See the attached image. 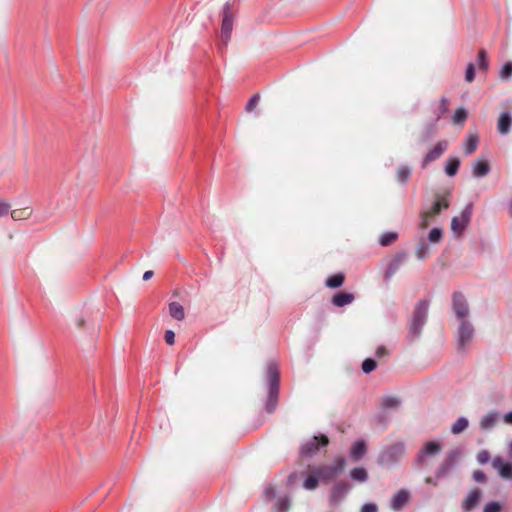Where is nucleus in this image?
<instances>
[{
	"label": "nucleus",
	"mask_w": 512,
	"mask_h": 512,
	"mask_svg": "<svg viewBox=\"0 0 512 512\" xmlns=\"http://www.w3.org/2000/svg\"><path fill=\"white\" fill-rule=\"evenodd\" d=\"M432 218H433V215L431 212H429V211L423 212L421 214L420 227L422 229H426L429 226V223Z\"/></svg>",
	"instance_id": "nucleus-42"
},
{
	"label": "nucleus",
	"mask_w": 512,
	"mask_h": 512,
	"mask_svg": "<svg viewBox=\"0 0 512 512\" xmlns=\"http://www.w3.org/2000/svg\"><path fill=\"white\" fill-rule=\"evenodd\" d=\"M260 99V96L258 94H255L247 103L246 105V111L251 112L258 104Z\"/></svg>",
	"instance_id": "nucleus-49"
},
{
	"label": "nucleus",
	"mask_w": 512,
	"mask_h": 512,
	"mask_svg": "<svg viewBox=\"0 0 512 512\" xmlns=\"http://www.w3.org/2000/svg\"><path fill=\"white\" fill-rule=\"evenodd\" d=\"M154 275V272L152 270H147L143 273L142 280L148 281L150 280Z\"/></svg>",
	"instance_id": "nucleus-56"
},
{
	"label": "nucleus",
	"mask_w": 512,
	"mask_h": 512,
	"mask_svg": "<svg viewBox=\"0 0 512 512\" xmlns=\"http://www.w3.org/2000/svg\"><path fill=\"white\" fill-rule=\"evenodd\" d=\"M319 478L315 471H313L304 481L303 487L306 490H314L317 488Z\"/></svg>",
	"instance_id": "nucleus-29"
},
{
	"label": "nucleus",
	"mask_w": 512,
	"mask_h": 512,
	"mask_svg": "<svg viewBox=\"0 0 512 512\" xmlns=\"http://www.w3.org/2000/svg\"><path fill=\"white\" fill-rule=\"evenodd\" d=\"M85 324H86V320L83 317H79L76 319V325L79 328L85 327Z\"/></svg>",
	"instance_id": "nucleus-58"
},
{
	"label": "nucleus",
	"mask_w": 512,
	"mask_h": 512,
	"mask_svg": "<svg viewBox=\"0 0 512 512\" xmlns=\"http://www.w3.org/2000/svg\"><path fill=\"white\" fill-rule=\"evenodd\" d=\"M361 512H378V508L374 503H366L362 506Z\"/></svg>",
	"instance_id": "nucleus-53"
},
{
	"label": "nucleus",
	"mask_w": 512,
	"mask_h": 512,
	"mask_svg": "<svg viewBox=\"0 0 512 512\" xmlns=\"http://www.w3.org/2000/svg\"><path fill=\"white\" fill-rule=\"evenodd\" d=\"M344 279H345V277L342 273H337L333 276H330L326 280V286L329 288H338V287L342 286Z\"/></svg>",
	"instance_id": "nucleus-28"
},
{
	"label": "nucleus",
	"mask_w": 512,
	"mask_h": 512,
	"mask_svg": "<svg viewBox=\"0 0 512 512\" xmlns=\"http://www.w3.org/2000/svg\"><path fill=\"white\" fill-rule=\"evenodd\" d=\"M355 299L352 293L338 292L332 298V304L336 307H343L351 304Z\"/></svg>",
	"instance_id": "nucleus-17"
},
{
	"label": "nucleus",
	"mask_w": 512,
	"mask_h": 512,
	"mask_svg": "<svg viewBox=\"0 0 512 512\" xmlns=\"http://www.w3.org/2000/svg\"><path fill=\"white\" fill-rule=\"evenodd\" d=\"M407 260V254L404 252L398 253L393 261L390 263L388 272L394 273L405 261Z\"/></svg>",
	"instance_id": "nucleus-25"
},
{
	"label": "nucleus",
	"mask_w": 512,
	"mask_h": 512,
	"mask_svg": "<svg viewBox=\"0 0 512 512\" xmlns=\"http://www.w3.org/2000/svg\"><path fill=\"white\" fill-rule=\"evenodd\" d=\"M499 420H500L499 413L495 412V411H491L481 418L479 425H480L481 430L488 431V430L492 429L498 423Z\"/></svg>",
	"instance_id": "nucleus-14"
},
{
	"label": "nucleus",
	"mask_w": 512,
	"mask_h": 512,
	"mask_svg": "<svg viewBox=\"0 0 512 512\" xmlns=\"http://www.w3.org/2000/svg\"><path fill=\"white\" fill-rule=\"evenodd\" d=\"M264 496L267 499V501L272 500L275 497V491L273 487H268L264 491Z\"/></svg>",
	"instance_id": "nucleus-54"
},
{
	"label": "nucleus",
	"mask_w": 512,
	"mask_h": 512,
	"mask_svg": "<svg viewBox=\"0 0 512 512\" xmlns=\"http://www.w3.org/2000/svg\"><path fill=\"white\" fill-rule=\"evenodd\" d=\"M512 126V116L509 112L500 114L497 122V130L501 135H506L510 132Z\"/></svg>",
	"instance_id": "nucleus-15"
},
{
	"label": "nucleus",
	"mask_w": 512,
	"mask_h": 512,
	"mask_svg": "<svg viewBox=\"0 0 512 512\" xmlns=\"http://www.w3.org/2000/svg\"><path fill=\"white\" fill-rule=\"evenodd\" d=\"M400 404V399L393 396H386L381 400V407L383 409H396Z\"/></svg>",
	"instance_id": "nucleus-24"
},
{
	"label": "nucleus",
	"mask_w": 512,
	"mask_h": 512,
	"mask_svg": "<svg viewBox=\"0 0 512 512\" xmlns=\"http://www.w3.org/2000/svg\"><path fill=\"white\" fill-rule=\"evenodd\" d=\"M508 453L509 456L512 458V440L508 443Z\"/></svg>",
	"instance_id": "nucleus-60"
},
{
	"label": "nucleus",
	"mask_w": 512,
	"mask_h": 512,
	"mask_svg": "<svg viewBox=\"0 0 512 512\" xmlns=\"http://www.w3.org/2000/svg\"><path fill=\"white\" fill-rule=\"evenodd\" d=\"M482 497V491L479 488L472 489L466 498L462 501L461 507L464 511L470 512L475 509Z\"/></svg>",
	"instance_id": "nucleus-9"
},
{
	"label": "nucleus",
	"mask_w": 512,
	"mask_h": 512,
	"mask_svg": "<svg viewBox=\"0 0 512 512\" xmlns=\"http://www.w3.org/2000/svg\"><path fill=\"white\" fill-rule=\"evenodd\" d=\"M475 78V65L473 63H469L466 67L465 72V80L467 82H472Z\"/></svg>",
	"instance_id": "nucleus-44"
},
{
	"label": "nucleus",
	"mask_w": 512,
	"mask_h": 512,
	"mask_svg": "<svg viewBox=\"0 0 512 512\" xmlns=\"http://www.w3.org/2000/svg\"><path fill=\"white\" fill-rule=\"evenodd\" d=\"M278 512H287L290 507V500L287 496L280 497L276 503Z\"/></svg>",
	"instance_id": "nucleus-39"
},
{
	"label": "nucleus",
	"mask_w": 512,
	"mask_h": 512,
	"mask_svg": "<svg viewBox=\"0 0 512 512\" xmlns=\"http://www.w3.org/2000/svg\"><path fill=\"white\" fill-rule=\"evenodd\" d=\"M350 476L353 480L358 482H365L368 479V473L362 467L353 468L350 472Z\"/></svg>",
	"instance_id": "nucleus-26"
},
{
	"label": "nucleus",
	"mask_w": 512,
	"mask_h": 512,
	"mask_svg": "<svg viewBox=\"0 0 512 512\" xmlns=\"http://www.w3.org/2000/svg\"><path fill=\"white\" fill-rule=\"evenodd\" d=\"M477 65L479 69L487 70L488 69V60H487V54L484 49H481L478 53V59H477Z\"/></svg>",
	"instance_id": "nucleus-36"
},
{
	"label": "nucleus",
	"mask_w": 512,
	"mask_h": 512,
	"mask_svg": "<svg viewBox=\"0 0 512 512\" xmlns=\"http://www.w3.org/2000/svg\"><path fill=\"white\" fill-rule=\"evenodd\" d=\"M442 449L440 443L436 441L427 442L417 456V462L422 465L427 456L437 455Z\"/></svg>",
	"instance_id": "nucleus-11"
},
{
	"label": "nucleus",
	"mask_w": 512,
	"mask_h": 512,
	"mask_svg": "<svg viewBox=\"0 0 512 512\" xmlns=\"http://www.w3.org/2000/svg\"><path fill=\"white\" fill-rule=\"evenodd\" d=\"M234 16H235L234 11L230 10L226 6V23H225V26H226V38L228 37V32H230L232 30Z\"/></svg>",
	"instance_id": "nucleus-40"
},
{
	"label": "nucleus",
	"mask_w": 512,
	"mask_h": 512,
	"mask_svg": "<svg viewBox=\"0 0 512 512\" xmlns=\"http://www.w3.org/2000/svg\"><path fill=\"white\" fill-rule=\"evenodd\" d=\"M405 453V445L401 442L394 443L384 448L378 456V463L384 467L396 465Z\"/></svg>",
	"instance_id": "nucleus-3"
},
{
	"label": "nucleus",
	"mask_w": 512,
	"mask_h": 512,
	"mask_svg": "<svg viewBox=\"0 0 512 512\" xmlns=\"http://www.w3.org/2000/svg\"><path fill=\"white\" fill-rule=\"evenodd\" d=\"M453 310L460 322L467 320L469 307L465 297L461 293L456 292L453 294Z\"/></svg>",
	"instance_id": "nucleus-7"
},
{
	"label": "nucleus",
	"mask_w": 512,
	"mask_h": 512,
	"mask_svg": "<svg viewBox=\"0 0 512 512\" xmlns=\"http://www.w3.org/2000/svg\"><path fill=\"white\" fill-rule=\"evenodd\" d=\"M436 131V123H431L428 125L426 132L422 136V141H427Z\"/></svg>",
	"instance_id": "nucleus-47"
},
{
	"label": "nucleus",
	"mask_w": 512,
	"mask_h": 512,
	"mask_svg": "<svg viewBox=\"0 0 512 512\" xmlns=\"http://www.w3.org/2000/svg\"><path fill=\"white\" fill-rule=\"evenodd\" d=\"M267 379H268V397L265 405V409L268 413L275 411L278 394H279V371L274 364H270L267 368Z\"/></svg>",
	"instance_id": "nucleus-2"
},
{
	"label": "nucleus",
	"mask_w": 512,
	"mask_h": 512,
	"mask_svg": "<svg viewBox=\"0 0 512 512\" xmlns=\"http://www.w3.org/2000/svg\"><path fill=\"white\" fill-rule=\"evenodd\" d=\"M472 216V204H468L460 213L459 216H456L451 221V230L460 235L468 225Z\"/></svg>",
	"instance_id": "nucleus-5"
},
{
	"label": "nucleus",
	"mask_w": 512,
	"mask_h": 512,
	"mask_svg": "<svg viewBox=\"0 0 512 512\" xmlns=\"http://www.w3.org/2000/svg\"><path fill=\"white\" fill-rule=\"evenodd\" d=\"M329 440L325 435L314 436L309 441L304 443L301 447L300 453L302 456L311 457L316 454L320 446L328 445Z\"/></svg>",
	"instance_id": "nucleus-6"
},
{
	"label": "nucleus",
	"mask_w": 512,
	"mask_h": 512,
	"mask_svg": "<svg viewBox=\"0 0 512 512\" xmlns=\"http://www.w3.org/2000/svg\"><path fill=\"white\" fill-rule=\"evenodd\" d=\"M345 466H346V460L343 457H338L337 459H335L334 463L328 467L333 470V473L335 475H337L338 473L343 471Z\"/></svg>",
	"instance_id": "nucleus-35"
},
{
	"label": "nucleus",
	"mask_w": 512,
	"mask_h": 512,
	"mask_svg": "<svg viewBox=\"0 0 512 512\" xmlns=\"http://www.w3.org/2000/svg\"><path fill=\"white\" fill-rule=\"evenodd\" d=\"M367 447L364 441L355 442L350 450V456L354 461H359L366 454Z\"/></svg>",
	"instance_id": "nucleus-18"
},
{
	"label": "nucleus",
	"mask_w": 512,
	"mask_h": 512,
	"mask_svg": "<svg viewBox=\"0 0 512 512\" xmlns=\"http://www.w3.org/2000/svg\"><path fill=\"white\" fill-rule=\"evenodd\" d=\"M503 420L505 421V423L512 425V411L507 413V414H505L503 416Z\"/></svg>",
	"instance_id": "nucleus-57"
},
{
	"label": "nucleus",
	"mask_w": 512,
	"mask_h": 512,
	"mask_svg": "<svg viewBox=\"0 0 512 512\" xmlns=\"http://www.w3.org/2000/svg\"><path fill=\"white\" fill-rule=\"evenodd\" d=\"M410 174L411 170L409 167L401 166L397 170L396 178L401 184H405L408 181Z\"/></svg>",
	"instance_id": "nucleus-32"
},
{
	"label": "nucleus",
	"mask_w": 512,
	"mask_h": 512,
	"mask_svg": "<svg viewBox=\"0 0 512 512\" xmlns=\"http://www.w3.org/2000/svg\"><path fill=\"white\" fill-rule=\"evenodd\" d=\"M500 510L501 504L496 501L488 502L483 508V512H500Z\"/></svg>",
	"instance_id": "nucleus-43"
},
{
	"label": "nucleus",
	"mask_w": 512,
	"mask_h": 512,
	"mask_svg": "<svg viewBox=\"0 0 512 512\" xmlns=\"http://www.w3.org/2000/svg\"><path fill=\"white\" fill-rule=\"evenodd\" d=\"M164 340L167 345H174L175 344V332L171 329H167L164 332Z\"/></svg>",
	"instance_id": "nucleus-45"
},
{
	"label": "nucleus",
	"mask_w": 512,
	"mask_h": 512,
	"mask_svg": "<svg viewBox=\"0 0 512 512\" xmlns=\"http://www.w3.org/2000/svg\"><path fill=\"white\" fill-rule=\"evenodd\" d=\"M449 207V202L443 198L439 197L437 201L433 204L431 213L433 216L438 215L442 209H447Z\"/></svg>",
	"instance_id": "nucleus-30"
},
{
	"label": "nucleus",
	"mask_w": 512,
	"mask_h": 512,
	"mask_svg": "<svg viewBox=\"0 0 512 512\" xmlns=\"http://www.w3.org/2000/svg\"><path fill=\"white\" fill-rule=\"evenodd\" d=\"M460 166V160L457 157H450L447 160V164L445 167V172L448 176L453 177L457 174Z\"/></svg>",
	"instance_id": "nucleus-23"
},
{
	"label": "nucleus",
	"mask_w": 512,
	"mask_h": 512,
	"mask_svg": "<svg viewBox=\"0 0 512 512\" xmlns=\"http://www.w3.org/2000/svg\"><path fill=\"white\" fill-rule=\"evenodd\" d=\"M10 208L11 205L8 202L0 199V217L8 215Z\"/></svg>",
	"instance_id": "nucleus-51"
},
{
	"label": "nucleus",
	"mask_w": 512,
	"mask_h": 512,
	"mask_svg": "<svg viewBox=\"0 0 512 512\" xmlns=\"http://www.w3.org/2000/svg\"><path fill=\"white\" fill-rule=\"evenodd\" d=\"M473 479L478 483H484L487 480L485 473L481 470H475L473 472Z\"/></svg>",
	"instance_id": "nucleus-50"
},
{
	"label": "nucleus",
	"mask_w": 512,
	"mask_h": 512,
	"mask_svg": "<svg viewBox=\"0 0 512 512\" xmlns=\"http://www.w3.org/2000/svg\"><path fill=\"white\" fill-rule=\"evenodd\" d=\"M477 461L479 464H486L490 459V454L486 450H482L477 454Z\"/></svg>",
	"instance_id": "nucleus-48"
},
{
	"label": "nucleus",
	"mask_w": 512,
	"mask_h": 512,
	"mask_svg": "<svg viewBox=\"0 0 512 512\" xmlns=\"http://www.w3.org/2000/svg\"><path fill=\"white\" fill-rule=\"evenodd\" d=\"M169 314L173 319H175L177 321H181L185 317L184 307L179 302H176V301L170 302L169 303Z\"/></svg>",
	"instance_id": "nucleus-19"
},
{
	"label": "nucleus",
	"mask_w": 512,
	"mask_h": 512,
	"mask_svg": "<svg viewBox=\"0 0 512 512\" xmlns=\"http://www.w3.org/2000/svg\"><path fill=\"white\" fill-rule=\"evenodd\" d=\"M443 231L440 228H433L429 232L428 239L431 243H439L442 239Z\"/></svg>",
	"instance_id": "nucleus-37"
},
{
	"label": "nucleus",
	"mask_w": 512,
	"mask_h": 512,
	"mask_svg": "<svg viewBox=\"0 0 512 512\" xmlns=\"http://www.w3.org/2000/svg\"><path fill=\"white\" fill-rule=\"evenodd\" d=\"M457 334V349L459 351H465L466 347L474 337V327L472 323L468 320L460 322Z\"/></svg>",
	"instance_id": "nucleus-4"
},
{
	"label": "nucleus",
	"mask_w": 512,
	"mask_h": 512,
	"mask_svg": "<svg viewBox=\"0 0 512 512\" xmlns=\"http://www.w3.org/2000/svg\"><path fill=\"white\" fill-rule=\"evenodd\" d=\"M429 252H430V248H429L428 244L425 242L424 239H421L416 248V252H415L416 257L419 260H423L429 255Z\"/></svg>",
	"instance_id": "nucleus-27"
},
{
	"label": "nucleus",
	"mask_w": 512,
	"mask_h": 512,
	"mask_svg": "<svg viewBox=\"0 0 512 512\" xmlns=\"http://www.w3.org/2000/svg\"><path fill=\"white\" fill-rule=\"evenodd\" d=\"M409 492L405 489L399 490L391 499L390 507L395 511L401 510L409 500Z\"/></svg>",
	"instance_id": "nucleus-13"
},
{
	"label": "nucleus",
	"mask_w": 512,
	"mask_h": 512,
	"mask_svg": "<svg viewBox=\"0 0 512 512\" xmlns=\"http://www.w3.org/2000/svg\"><path fill=\"white\" fill-rule=\"evenodd\" d=\"M512 76V63L511 62H507L503 65L502 69H501V72H500V77L502 79H508Z\"/></svg>",
	"instance_id": "nucleus-41"
},
{
	"label": "nucleus",
	"mask_w": 512,
	"mask_h": 512,
	"mask_svg": "<svg viewBox=\"0 0 512 512\" xmlns=\"http://www.w3.org/2000/svg\"><path fill=\"white\" fill-rule=\"evenodd\" d=\"M319 478V480H322L324 482H329L336 476L333 473V470L329 468L328 466H321L314 470Z\"/></svg>",
	"instance_id": "nucleus-21"
},
{
	"label": "nucleus",
	"mask_w": 512,
	"mask_h": 512,
	"mask_svg": "<svg viewBox=\"0 0 512 512\" xmlns=\"http://www.w3.org/2000/svg\"><path fill=\"white\" fill-rule=\"evenodd\" d=\"M448 147V141L442 140L437 143V145L429 151L422 162V167H426L430 162L438 159L447 149Z\"/></svg>",
	"instance_id": "nucleus-12"
},
{
	"label": "nucleus",
	"mask_w": 512,
	"mask_h": 512,
	"mask_svg": "<svg viewBox=\"0 0 512 512\" xmlns=\"http://www.w3.org/2000/svg\"><path fill=\"white\" fill-rule=\"evenodd\" d=\"M458 455H459L458 451H452L449 453L448 459H452L454 462L456 460V458L458 457Z\"/></svg>",
	"instance_id": "nucleus-59"
},
{
	"label": "nucleus",
	"mask_w": 512,
	"mask_h": 512,
	"mask_svg": "<svg viewBox=\"0 0 512 512\" xmlns=\"http://www.w3.org/2000/svg\"><path fill=\"white\" fill-rule=\"evenodd\" d=\"M453 466V460L452 459H446L437 469L436 471V477L442 478L444 477L452 468Z\"/></svg>",
	"instance_id": "nucleus-31"
},
{
	"label": "nucleus",
	"mask_w": 512,
	"mask_h": 512,
	"mask_svg": "<svg viewBox=\"0 0 512 512\" xmlns=\"http://www.w3.org/2000/svg\"><path fill=\"white\" fill-rule=\"evenodd\" d=\"M387 354H388V351H387V349L384 346H380L376 350V356L379 357V358L384 357Z\"/></svg>",
	"instance_id": "nucleus-55"
},
{
	"label": "nucleus",
	"mask_w": 512,
	"mask_h": 512,
	"mask_svg": "<svg viewBox=\"0 0 512 512\" xmlns=\"http://www.w3.org/2000/svg\"><path fill=\"white\" fill-rule=\"evenodd\" d=\"M478 136L476 134L470 133L467 137V140L464 144V153L466 155L472 154L478 147Z\"/></svg>",
	"instance_id": "nucleus-20"
},
{
	"label": "nucleus",
	"mask_w": 512,
	"mask_h": 512,
	"mask_svg": "<svg viewBox=\"0 0 512 512\" xmlns=\"http://www.w3.org/2000/svg\"><path fill=\"white\" fill-rule=\"evenodd\" d=\"M448 100L445 98V97H442L441 100H440V107H439V110H440V113L437 117V120L447 112L448 110Z\"/></svg>",
	"instance_id": "nucleus-52"
},
{
	"label": "nucleus",
	"mask_w": 512,
	"mask_h": 512,
	"mask_svg": "<svg viewBox=\"0 0 512 512\" xmlns=\"http://www.w3.org/2000/svg\"><path fill=\"white\" fill-rule=\"evenodd\" d=\"M469 426V421L466 417H459L451 426V433L458 435L464 432Z\"/></svg>",
	"instance_id": "nucleus-22"
},
{
	"label": "nucleus",
	"mask_w": 512,
	"mask_h": 512,
	"mask_svg": "<svg viewBox=\"0 0 512 512\" xmlns=\"http://www.w3.org/2000/svg\"><path fill=\"white\" fill-rule=\"evenodd\" d=\"M490 172V165L488 161L478 159L472 164V174L476 178H482Z\"/></svg>",
	"instance_id": "nucleus-16"
},
{
	"label": "nucleus",
	"mask_w": 512,
	"mask_h": 512,
	"mask_svg": "<svg viewBox=\"0 0 512 512\" xmlns=\"http://www.w3.org/2000/svg\"><path fill=\"white\" fill-rule=\"evenodd\" d=\"M350 490V486L347 483H339L335 485L331 491L329 497V503L331 506L338 505Z\"/></svg>",
	"instance_id": "nucleus-10"
},
{
	"label": "nucleus",
	"mask_w": 512,
	"mask_h": 512,
	"mask_svg": "<svg viewBox=\"0 0 512 512\" xmlns=\"http://www.w3.org/2000/svg\"><path fill=\"white\" fill-rule=\"evenodd\" d=\"M397 237L398 235L395 232H386L380 236L379 244L381 246H389L397 239Z\"/></svg>",
	"instance_id": "nucleus-33"
},
{
	"label": "nucleus",
	"mask_w": 512,
	"mask_h": 512,
	"mask_svg": "<svg viewBox=\"0 0 512 512\" xmlns=\"http://www.w3.org/2000/svg\"><path fill=\"white\" fill-rule=\"evenodd\" d=\"M509 215L512 218V198H511V201L509 203Z\"/></svg>",
	"instance_id": "nucleus-61"
},
{
	"label": "nucleus",
	"mask_w": 512,
	"mask_h": 512,
	"mask_svg": "<svg viewBox=\"0 0 512 512\" xmlns=\"http://www.w3.org/2000/svg\"><path fill=\"white\" fill-rule=\"evenodd\" d=\"M376 367H377V363L372 358H367L362 363V371L366 374H369L372 371H374L376 369Z\"/></svg>",
	"instance_id": "nucleus-38"
},
{
	"label": "nucleus",
	"mask_w": 512,
	"mask_h": 512,
	"mask_svg": "<svg viewBox=\"0 0 512 512\" xmlns=\"http://www.w3.org/2000/svg\"><path fill=\"white\" fill-rule=\"evenodd\" d=\"M467 116L468 112L466 109L458 108L452 117V121L454 124H462L467 119Z\"/></svg>",
	"instance_id": "nucleus-34"
},
{
	"label": "nucleus",
	"mask_w": 512,
	"mask_h": 512,
	"mask_svg": "<svg viewBox=\"0 0 512 512\" xmlns=\"http://www.w3.org/2000/svg\"><path fill=\"white\" fill-rule=\"evenodd\" d=\"M428 311V301L420 300L416 303L408 333L410 341H415L420 337L422 328L427 321Z\"/></svg>",
	"instance_id": "nucleus-1"
},
{
	"label": "nucleus",
	"mask_w": 512,
	"mask_h": 512,
	"mask_svg": "<svg viewBox=\"0 0 512 512\" xmlns=\"http://www.w3.org/2000/svg\"><path fill=\"white\" fill-rule=\"evenodd\" d=\"M426 482H427V483H432V479H431V478H427V479H426Z\"/></svg>",
	"instance_id": "nucleus-62"
},
{
	"label": "nucleus",
	"mask_w": 512,
	"mask_h": 512,
	"mask_svg": "<svg viewBox=\"0 0 512 512\" xmlns=\"http://www.w3.org/2000/svg\"><path fill=\"white\" fill-rule=\"evenodd\" d=\"M492 467L497 470L502 479L512 480V463L504 461L502 457H495Z\"/></svg>",
	"instance_id": "nucleus-8"
},
{
	"label": "nucleus",
	"mask_w": 512,
	"mask_h": 512,
	"mask_svg": "<svg viewBox=\"0 0 512 512\" xmlns=\"http://www.w3.org/2000/svg\"><path fill=\"white\" fill-rule=\"evenodd\" d=\"M219 17H220V27H219V41H222L224 38V6L219 10Z\"/></svg>",
	"instance_id": "nucleus-46"
}]
</instances>
